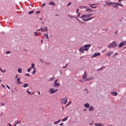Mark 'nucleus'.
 Returning a JSON list of instances; mask_svg holds the SVG:
<instances>
[{"label": "nucleus", "mask_w": 126, "mask_h": 126, "mask_svg": "<svg viewBox=\"0 0 126 126\" xmlns=\"http://www.w3.org/2000/svg\"><path fill=\"white\" fill-rule=\"evenodd\" d=\"M36 73V68L33 69V71L32 72V74H35Z\"/></svg>", "instance_id": "c756f323"}, {"label": "nucleus", "mask_w": 126, "mask_h": 126, "mask_svg": "<svg viewBox=\"0 0 126 126\" xmlns=\"http://www.w3.org/2000/svg\"><path fill=\"white\" fill-rule=\"evenodd\" d=\"M68 66V64L66 63L65 66H63V68H66Z\"/></svg>", "instance_id": "c9c22d12"}, {"label": "nucleus", "mask_w": 126, "mask_h": 126, "mask_svg": "<svg viewBox=\"0 0 126 126\" xmlns=\"http://www.w3.org/2000/svg\"><path fill=\"white\" fill-rule=\"evenodd\" d=\"M61 122H62V120H59L58 121H57L54 123V125H58V124H59V123H61Z\"/></svg>", "instance_id": "412c9836"}, {"label": "nucleus", "mask_w": 126, "mask_h": 126, "mask_svg": "<svg viewBox=\"0 0 126 126\" xmlns=\"http://www.w3.org/2000/svg\"><path fill=\"white\" fill-rule=\"evenodd\" d=\"M0 82H1V80L0 79Z\"/></svg>", "instance_id": "338daca9"}, {"label": "nucleus", "mask_w": 126, "mask_h": 126, "mask_svg": "<svg viewBox=\"0 0 126 126\" xmlns=\"http://www.w3.org/2000/svg\"><path fill=\"white\" fill-rule=\"evenodd\" d=\"M54 87H59V86H61V84L58 83H54Z\"/></svg>", "instance_id": "dca6fc26"}, {"label": "nucleus", "mask_w": 126, "mask_h": 126, "mask_svg": "<svg viewBox=\"0 0 126 126\" xmlns=\"http://www.w3.org/2000/svg\"><path fill=\"white\" fill-rule=\"evenodd\" d=\"M67 118H68L67 117H66L65 118H63V119L62 120V122H65V121H67Z\"/></svg>", "instance_id": "bb28decb"}, {"label": "nucleus", "mask_w": 126, "mask_h": 126, "mask_svg": "<svg viewBox=\"0 0 126 126\" xmlns=\"http://www.w3.org/2000/svg\"><path fill=\"white\" fill-rule=\"evenodd\" d=\"M17 82L18 84H21V83H22L21 82H20L21 79L20 78H18L17 79Z\"/></svg>", "instance_id": "4be33fe9"}, {"label": "nucleus", "mask_w": 126, "mask_h": 126, "mask_svg": "<svg viewBox=\"0 0 126 126\" xmlns=\"http://www.w3.org/2000/svg\"><path fill=\"white\" fill-rule=\"evenodd\" d=\"M111 94H112L113 96H118V93L116 92H111Z\"/></svg>", "instance_id": "ddd939ff"}, {"label": "nucleus", "mask_w": 126, "mask_h": 126, "mask_svg": "<svg viewBox=\"0 0 126 126\" xmlns=\"http://www.w3.org/2000/svg\"><path fill=\"white\" fill-rule=\"evenodd\" d=\"M31 69H32V67H31L30 68H28L27 70L28 72H30Z\"/></svg>", "instance_id": "72a5a7b5"}, {"label": "nucleus", "mask_w": 126, "mask_h": 126, "mask_svg": "<svg viewBox=\"0 0 126 126\" xmlns=\"http://www.w3.org/2000/svg\"><path fill=\"white\" fill-rule=\"evenodd\" d=\"M79 9H77V12H76V13H78L79 12Z\"/></svg>", "instance_id": "864d4df0"}, {"label": "nucleus", "mask_w": 126, "mask_h": 126, "mask_svg": "<svg viewBox=\"0 0 126 126\" xmlns=\"http://www.w3.org/2000/svg\"><path fill=\"white\" fill-rule=\"evenodd\" d=\"M1 86L2 87H5V86H4L3 84L1 85Z\"/></svg>", "instance_id": "603ef678"}, {"label": "nucleus", "mask_w": 126, "mask_h": 126, "mask_svg": "<svg viewBox=\"0 0 126 126\" xmlns=\"http://www.w3.org/2000/svg\"><path fill=\"white\" fill-rule=\"evenodd\" d=\"M44 36L46 39H49V34L48 33H45Z\"/></svg>", "instance_id": "aec40b11"}, {"label": "nucleus", "mask_w": 126, "mask_h": 126, "mask_svg": "<svg viewBox=\"0 0 126 126\" xmlns=\"http://www.w3.org/2000/svg\"><path fill=\"white\" fill-rule=\"evenodd\" d=\"M58 91H59V89H55L54 88H51L49 90L50 94H54V93H56Z\"/></svg>", "instance_id": "0eeeda50"}, {"label": "nucleus", "mask_w": 126, "mask_h": 126, "mask_svg": "<svg viewBox=\"0 0 126 126\" xmlns=\"http://www.w3.org/2000/svg\"><path fill=\"white\" fill-rule=\"evenodd\" d=\"M118 33V31H117L115 33V34H117Z\"/></svg>", "instance_id": "e2e57ef3"}, {"label": "nucleus", "mask_w": 126, "mask_h": 126, "mask_svg": "<svg viewBox=\"0 0 126 126\" xmlns=\"http://www.w3.org/2000/svg\"><path fill=\"white\" fill-rule=\"evenodd\" d=\"M79 8L82 9V8H86V6H81L79 7Z\"/></svg>", "instance_id": "473e14b6"}, {"label": "nucleus", "mask_w": 126, "mask_h": 126, "mask_svg": "<svg viewBox=\"0 0 126 126\" xmlns=\"http://www.w3.org/2000/svg\"><path fill=\"white\" fill-rule=\"evenodd\" d=\"M18 72H19V73H21V72H22V70L21 69V68H19L18 69Z\"/></svg>", "instance_id": "a878e982"}, {"label": "nucleus", "mask_w": 126, "mask_h": 126, "mask_svg": "<svg viewBox=\"0 0 126 126\" xmlns=\"http://www.w3.org/2000/svg\"><path fill=\"white\" fill-rule=\"evenodd\" d=\"M91 47V44H85L83 46H81L79 48V51L80 53H82L83 54H84V51L85 52L89 51V49H90Z\"/></svg>", "instance_id": "7ed1b4c3"}, {"label": "nucleus", "mask_w": 126, "mask_h": 126, "mask_svg": "<svg viewBox=\"0 0 126 126\" xmlns=\"http://www.w3.org/2000/svg\"><path fill=\"white\" fill-rule=\"evenodd\" d=\"M89 108V111L90 112H93V111H94V107L93 106H91Z\"/></svg>", "instance_id": "f8f14e48"}, {"label": "nucleus", "mask_w": 126, "mask_h": 126, "mask_svg": "<svg viewBox=\"0 0 126 126\" xmlns=\"http://www.w3.org/2000/svg\"><path fill=\"white\" fill-rule=\"evenodd\" d=\"M32 68H33V69H34V68H35V64H34V63H32Z\"/></svg>", "instance_id": "393cba45"}, {"label": "nucleus", "mask_w": 126, "mask_h": 126, "mask_svg": "<svg viewBox=\"0 0 126 126\" xmlns=\"http://www.w3.org/2000/svg\"><path fill=\"white\" fill-rule=\"evenodd\" d=\"M40 30H41V29H39L37 30V31H40Z\"/></svg>", "instance_id": "052dcab7"}, {"label": "nucleus", "mask_w": 126, "mask_h": 126, "mask_svg": "<svg viewBox=\"0 0 126 126\" xmlns=\"http://www.w3.org/2000/svg\"><path fill=\"white\" fill-rule=\"evenodd\" d=\"M49 4L50 5H55V2H53V1H50L49 2Z\"/></svg>", "instance_id": "5701e85b"}, {"label": "nucleus", "mask_w": 126, "mask_h": 126, "mask_svg": "<svg viewBox=\"0 0 126 126\" xmlns=\"http://www.w3.org/2000/svg\"><path fill=\"white\" fill-rule=\"evenodd\" d=\"M6 86L8 89H10V87L8 85H6Z\"/></svg>", "instance_id": "79ce46f5"}, {"label": "nucleus", "mask_w": 126, "mask_h": 126, "mask_svg": "<svg viewBox=\"0 0 126 126\" xmlns=\"http://www.w3.org/2000/svg\"><path fill=\"white\" fill-rule=\"evenodd\" d=\"M40 20L41 21H42V18H40Z\"/></svg>", "instance_id": "bf43d9fd"}, {"label": "nucleus", "mask_w": 126, "mask_h": 126, "mask_svg": "<svg viewBox=\"0 0 126 126\" xmlns=\"http://www.w3.org/2000/svg\"><path fill=\"white\" fill-rule=\"evenodd\" d=\"M45 5H46V3H43L42 4V7H45Z\"/></svg>", "instance_id": "a19ab883"}, {"label": "nucleus", "mask_w": 126, "mask_h": 126, "mask_svg": "<svg viewBox=\"0 0 126 126\" xmlns=\"http://www.w3.org/2000/svg\"><path fill=\"white\" fill-rule=\"evenodd\" d=\"M67 103V97H65L61 99V104H64V105H65V104H66Z\"/></svg>", "instance_id": "423d86ee"}, {"label": "nucleus", "mask_w": 126, "mask_h": 126, "mask_svg": "<svg viewBox=\"0 0 126 126\" xmlns=\"http://www.w3.org/2000/svg\"><path fill=\"white\" fill-rule=\"evenodd\" d=\"M41 32H47V31H48V27H45L43 28H41Z\"/></svg>", "instance_id": "1a4fd4ad"}, {"label": "nucleus", "mask_w": 126, "mask_h": 126, "mask_svg": "<svg viewBox=\"0 0 126 126\" xmlns=\"http://www.w3.org/2000/svg\"><path fill=\"white\" fill-rule=\"evenodd\" d=\"M126 45V41L122 42L119 45V48H122L123 46Z\"/></svg>", "instance_id": "9d476101"}, {"label": "nucleus", "mask_w": 126, "mask_h": 126, "mask_svg": "<svg viewBox=\"0 0 126 126\" xmlns=\"http://www.w3.org/2000/svg\"><path fill=\"white\" fill-rule=\"evenodd\" d=\"M16 123H15V125L14 126H16Z\"/></svg>", "instance_id": "69168bd1"}, {"label": "nucleus", "mask_w": 126, "mask_h": 126, "mask_svg": "<svg viewBox=\"0 0 126 126\" xmlns=\"http://www.w3.org/2000/svg\"><path fill=\"white\" fill-rule=\"evenodd\" d=\"M79 81L80 82H84V81L82 80H79Z\"/></svg>", "instance_id": "c03bdc74"}, {"label": "nucleus", "mask_w": 126, "mask_h": 126, "mask_svg": "<svg viewBox=\"0 0 126 126\" xmlns=\"http://www.w3.org/2000/svg\"><path fill=\"white\" fill-rule=\"evenodd\" d=\"M115 47H118V44L116 41L112 42L108 46V48H115Z\"/></svg>", "instance_id": "39448f33"}, {"label": "nucleus", "mask_w": 126, "mask_h": 126, "mask_svg": "<svg viewBox=\"0 0 126 126\" xmlns=\"http://www.w3.org/2000/svg\"><path fill=\"white\" fill-rule=\"evenodd\" d=\"M42 24H44V22H42Z\"/></svg>", "instance_id": "774afa93"}, {"label": "nucleus", "mask_w": 126, "mask_h": 126, "mask_svg": "<svg viewBox=\"0 0 126 126\" xmlns=\"http://www.w3.org/2000/svg\"><path fill=\"white\" fill-rule=\"evenodd\" d=\"M63 109H64V107H62V110H63Z\"/></svg>", "instance_id": "0e129e2a"}, {"label": "nucleus", "mask_w": 126, "mask_h": 126, "mask_svg": "<svg viewBox=\"0 0 126 126\" xmlns=\"http://www.w3.org/2000/svg\"><path fill=\"white\" fill-rule=\"evenodd\" d=\"M80 16V13H79L77 15V17H79Z\"/></svg>", "instance_id": "49530a36"}, {"label": "nucleus", "mask_w": 126, "mask_h": 126, "mask_svg": "<svg viewBox=\"0 0 126 126\" xmlns=\"http://www.w3.org/2000/svg\"><path fill=\"white\" fill-rule=\"evenodd\" d=\"M58 80H59L58 79H57L54 82V83H57V82H58Z\"/></svg>", "instance_id": "09e8293b"}, {"label": "nucleus", "mask_w": 126, "mask_h": 126, "mask_svg": "<svg viewBox=\"0 0 126 126\" xmlns=\"http://www.w3.org/2000/svg\"><path fill=\"white\" fill-rule=\"evenodd\" d=\"M0 71H1V72H3V73H4V72H6V70H5V69L4 70V71L2 70V69L0 67Z\"/></svg>", "instance_id": "cd10ccee"}, {"label": "nucleus", "mask_w": 126, "mask_h": 126, "mask_svg": "<svg viewBox=\"0 0 126 126\" xmlns=\"http://www.w3.org/2000/svg\"><path fill=\"white\" fill-rule=\"evenodd\" d=\"M70 4H71V2H70L68 5H67V6H69L70 5Z\"/></svg>", "instance_id": "37998d69"}, {"label": "nucleus", "mask_w": 126, "mask_h": 126, "mask_svg": "<svg viewBox=\"0 0 126 126\" xmlns=\"http://www.w3.org/2000/svg\"><path fill=\"white\" fill-rule=\"evenodd\" d=\"M60 126H63V123H61Z\"/></svg>", "instance_id": "6e6d98bb"}, {"label": "nucleus", "mask_w": 126, "mask_h": 126, "mask_svg": "<svg viewBox=\"0 0 126 126\" xmlns=\"http://www.w3.org/2000/svg\"><path fill=\"white\" fill-rule=\"evenodd\" d=\"M70 104H71V101L69 102L65 105V107L66 108V107H68V106H69V105H70Z\"/></svg>", "instance_id": "7c9ffc66"}, {"label": "nucleus", "mask_w": 126, "mask_h": 126, "mask_svg": "<svg viewBox=\"0 0 126 126\" xmlns=\"http://www.w3.org/2000/svg\"><path fill=\"white\" fill-rule=\"evenodd\" d=\"M85 108H87V109H88V108H89L90 107V104L88 103H85L84 105Z\"/></svg>", "instance_id": "4468645a"}, {"label": "nucleus", "mask_w": 126, "mask_h": 126, "mask_svg": "<svg viewBox=\"0 0 126 126\" xmlns=\"http://www.w3.org/2000/svg\"><path fill=\"white\" fill-rule=\"evenodd\" d=\"M1 106H4V103H1Z\"/></svg>", "instance_id": "de8ad7c7"}, {"label": "nucleus", "mask_w": 126, "mask_h": 126, "mask_svg": "<svg viewBox=\"0 0 126 126\" xmlns=\"http://www.w3.org/2000/svg\"><path fill=\"white\" fill-rule=\"evenodd\" d=\"M86 10V11H88V12H91V11L92 12H93V11H90V10H92V9H91V8L87 9Z\"/></svg>", "instance_id": "b1692460"}, {"label": "nucleus", "mask_w": 126, "mask_h": 126, "mask_svg": "<svg viewBox=\"0 0 126 126\" xmlns=\"http://www.w3.org/2000/svg\"><path fill=\"white\" fill-rule=\"evenodd\" d=\"M118 55H119V53H115L114 54V56H118Z\"/></svg>", "instance_id": "a18cd8bd"}, {"label": "nucleus", "mask_w": 126, "mask_h": 126, "mask_svg": "<svg viewBox=\"0 0 126 126\" xmlns=\"http://www.w3.org/2000/svg\"><path fill=\"white\" fill-rule=\"evenodd\" d=\"M25 75H26V76L30 77V74H29V73H26V74H25Z\"/></svg>", "instance_id": "e433bc0d"}, {"label": "nucleus", "mask_w": 126, "mask_h": 126, "mask_svg": "<svg viewBox=\"0 0 126 126\" xmlns=\"http://www.w3.org/2000/svg\"><path fill=\"white\" fill-rule=\"evenodd\" d=\"M94 126H104V125L100 124V123H96L94 124Z\"/></svg>", "instance_id": "f3484780"}, {"label": "nucleus", "mask_w": 126, "mask_h": 126, "mask_svg": "<svg viewBox=\"0 0 126 126\" xmlns=\"http://www.w3.org/2000/svg\"><path fill=\"white\" fill-rule=\"evenodd\" d=\"M92 15H93V13L90 14H84L81 16L80 18L82 19V21H84V22H87L90 20H92V19H93V18H94V17L90 18L92 16Z\"/></svg>", "instance_id": "f257e3e1"}, {"label": "nucleus", "mask_w": 126, "mask_h": 126, "mask_svg": "<svg viewBox=\"0 0 126 126\" xmlns=\"http://www.w3.org/2000/svg\"><path fill=\"white\" fill-rule=\"evenodd\" d=\"M17 77H18V75H16V76H15V79H16L17 78Z\"/></svg>", "instance_id": "4d7b16f0"}, {"label": "nucleus", "mask_w": 126, "mask_h": 126, "mask_svg": "<svg viewBox=\"0 0 126 126\" xmlns=\"http://www.w3.org/2000/svg\"><path fill=\"white\" fill-rule=\"evenodd\" d=\"M113 54H114V52L108 51V53L106 54V56H107V57H111V55H113Z\"/></svg>", "instance_id": "9b49d317"}, {"label": "nucleus", "mask_w": 126, "mask_h": 126, "mask_svg": "<svg viewBox=\"0 0 126 126\" xmlns=\"http://www.w3.org/2000/svg\"><path fill=\"white\" fill-rule=\"evenodd\" d=\"M75 18L78 21H79V22H81V21L79 20L78 18H77V17H75Z\"/></svg>", "instance_id": "ea45409f"}, {"label": "nucleus", "mask_w": 126, "mask_h": 126, "mask_svg": "<svg viewBox=\"0 0 126 126\" xmlns=\"http://www.w3.org/2000/svg\"><path fill=\"white\" fill-rule=\"evenodd\" d=\"M89 5H90V7H91L92 8H96V7H97V6H93V5H96V4H89Z\"/></svg>", "instance_id": "2eb2a0df"}, {"label": "nucleus", "mask_w": 126, "mask_h": 126, "mask_svg": "<svg viewBox=\"0 0 126 126\" xmlns=\"http://www.w3.org/2000/svg\"><path fill=\"white\" fill-rule=\"evenodd\" d=\"M20 124H21V121H17L16 122V125H19Z\"/></svg>", "instance_id": "c85d7f7f"}, {"label": "nucleus", "mask_w": 126, "mask_h": 126, "mask_svg": "<svg viewBox=\"0 0 126 126\" xmlns=\"http://www.w3.org/2000/svg\"><path fill=\"white\" fill-rule=\"evenodd\" d=\"M68 17H69L70 18H73V16L70 14L68 15Z\"/></svg>", "instance_id": "f704fd0d"}, {"label": "nucleus", "mask_w": 126, "mask_h": 126, "mask_svg": "<svg viewBox=\"0 0 126 126\" xmlns=\"http://www.w3.org/2000/svg\"><path fill=\"white\" fill-rule=\"evenodd\" d=\"M38 95H40V94H41V93H40V92H38Z\"/></svg>", "instance_id": "13d9d810"}, {"label": "nucleus", "mask_w": 126, "mask_h": 126, "mask_svg": "<svg viewBox=\"0 0 126 126\" xmlns=\"http://www.w3.org/2000/svg\"><path fill=\"white\" fill-rule=\"evenodd\" d=\"M11 52L10 51H7L6 52V55H9V54H10Z\"/></svg>", "instance_id": "4c0bfd02"}, {"label": "nucleus", "mask_w": 126, "mask_h": 126, "mask_svg": "<svg viewBox=\"0 0 126 126\" xmlns=\"http://www.w3.org/2000/svg\"><path fill=\"white\" fill-rule=\"evenodd\" d=\"M105 5H113V7H114V8H118L119 6H121V7L124 6V5L123 4L120 3V2L105 1Z\"/></svg>", "instance_id": "f03ea898"}, {"label": "nucleus", "mask_w": 126, "mask_h": 126, "mask_svg": "<svg viewBox=\"0 0 126 126\" xmlns=\"http://www.w3.org/2000/svg\"><path fill=\"white\" fill-rule=\"evenodd\" d=\"M124 0H118V1H119V2H121V1H124Z\"/></svg>", "instance_id": "3c124183"}, {"label": "nucleus", "mask_w": 126, "mask_h": 126, "mask_svg": "<svg viewBox=\"0 0 126 126\" xmlns=\"http://www.w3.org/2000/svg\"><path fill=\"white\" fill-rule=\"evenodd\" d=\"M40 62L41 63H43V60L40 59Z\"/></svg>", "instance_id": "5fc2aeb1"}, {"label": "nucleus", "mask_w": 126, "mask_h": 126, "mask_svg": "<svg viewBox=\"0 0 126 126\" xmlns=\"http://www.w3.org/2000/svg\"><path fill=\"white\" fill-rule=\"evenodd\" d=\"M40 11H37L36 12V14H39V13H40Z\"/></svg>", "instance_id": "8fccbe9b"}, {"label": "nucleus", "mask_w": 126, "mask_h": 126, "mask_svg": "<svg viewBox=\"0 0 126 126\" xmlns=\"http://www.w3.org/2000/svg\"><path fill=\"white\" fill-rule=\"evenodd\" d=\"M101 55V53L99 52L94 53L92 56V58H96V57H99Z\"/></svg>", "instance_id": "6e6552de"}, {"label": "nucleus", "mask_w": 126, "mask_h": 126, "mask_svg": "<svg viewBox=\"0 0 126 126\" xmlns=\"http://www.w3.org/2000/svg\"><path fill=\"white\" fill-rule=\"evenodd\" d=\"M29 86V85L28 84H24L23 85V87L24 88H26V87H28Z\"/></svg>", "instance_id": "6ab92c4d"}, {"label": "nucleus", "mask_w": 126, "mask_h": 126, "mask_svg": "<svg viewBox=\"0 0 126 126\" xmlns=\"http://www.w3.org/2000/svg\"><path fill=\"white\" fill-rule=\"evenodd\" d=\"M83 79H85L84 81H90L91 80H93L94 78L91 77L89 78H87V73L86 72H85L84 75H83Z\"/></svg>", "instance_id": "20e7f679"}, {"label": "nucleus", "mask_w": 126, "mask_h": 126, "mask_svg": "<svg viewBox=\"0 0 126 126\" xmlns=\"http://www.w3.org/2000/svg\"><path fill=\"white\" fill-rule=\"evenodd\" d=\"M34 13V11L32 10L29 12V14H33Z\"/></svg>", "instance_id": "2f4dec72"}, {"label": "nucleus", "mask_w": 126, "mask_h": 126, "mask_svg": "<svg viewBox=\"0 0 126 126\" xmlns=\"http://www.w3.org/2000/svg\"><path fill=\"white\" fill-rule=\"evenodd\" d=\"M27 93L29 95H33V94H34V93H31V92H30L29 90H27Z\"/></svg>", "instance_id": "a211bd4d"}, {"label": "nucleus", "mask_w": 126, "mask_h": 126, "mask_svg": "<svg viewBox=\"0 0 126 126\" xmlns=\"http://www.w3.org/2000/svg\"><path fill=\"white\" fill-rule=\"evenodd\" d=\"M54 78H55L54 77L51 78V80H53V79H54Z\"/></svg>", "instance_id": "680f3d73"}, {"label": "nucleus", "mask_w": 126, "mask_h": 126, "mask_svg": "<svg viewBox=\"0 0 126 126\" xmlns=\"http://www.w3.org/2000/svg\"><path fill=\"white\" fill-rule=\"evenodd\" d=\"M38 35H39V34H37V32H34V35H35V36H38Z\"/></svg>", "instance_id": "58836bf2"}]
</instances>
